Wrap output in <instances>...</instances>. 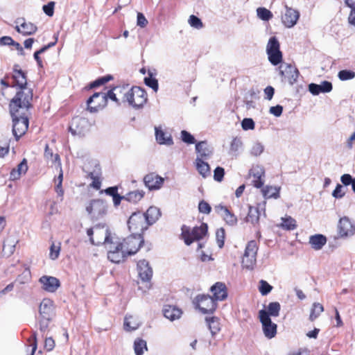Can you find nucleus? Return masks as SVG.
<instances>
[{
    "instance_id": "obj_1",
    "label": "nucleus",
    "mask_w": 355,
    "mask_h": 355,
    "mask_svg": "<svg viewBox=\"0 0 355 355\" xmlns=\"http://www.w3.org/2000/svg\"><path fill=\"white\" fill-rule=\"evenodd\" d=\"M32 94L30 91L17 92L9 104L12 119V133L16 139L24 135L28 128V116L32 107Z\"/></svg>"
},
{
    "instance_id": "obj_2",
    "label": "nucleus",
    "mask_w": 355,
    "mask_h": 355,
    "mask_svg": "<svg viewBox=\"0 0 355 355\" xmlns=\"http://www.w3.org/2000/svg\"><path fill=\"white\" fill-rule=\"evenodd\" d=\"M54 307L53 302L49 299H44L39 306V317L37 322L39 329L42 334V337L49 329V323L53 316Z\"/></svg>"
},
{
    "instance_id": "obj_3",
    "label": "nucleus",
    "mask_w": 355,
    "mask_h": 355,
    "mask_svg": "<svg viewBox=\"0 0 355 355\" xmlns=\"http://www.w3.org/2000/svg\"><path fill=\"white\" fill-rule=\"evenodd\" d=\"M87 236L92 245H105L112 237L108 227L105 224H98L87 231Z\"/></svg>"
},
{
    "instance_id": "obj_4",
    "label": "nucleus",
    "mask_w": 355,
    "mask_h": 355,
    "mask_svg": "<svg viewBox=\"0 0 355 355\" xmlns=\"http://www.w3.org/2000/svg\"><path fill=\"white\" fill-rule=\"evenodd\" d=\"M147 101V94L144 89L139 87H132L124 93V102L134 108L138 109L144 106Z\"/></svg>"
},
{
    "instance_id": "obj_5",
    "label": "nucleus",
    "mask_w": 355,
    "mask_h": 355,
    "mask_svg": "<svg viewBox=\"0 0 355 355\" xmlns=\"http://www.w3.org/2000/svg\"><path fill=\"white\" fill-rule=\"evenodd\" d=\"M207 225L202 223L200 227H195L190 230L189 227L184 225L182 228V236L186 245H191L194 241L201 239L207 232Z\"/></svg>"
},
{
    "instance_id": "obj_6",
    "label": "nucleus",
    "mask_w": 355,
    "mask_h": 355,
    "mask_svg": "<svg viewBox=\"0 0 355 355\" xmlns=\"http://www.w3.org/2000/svg\"><path fill=\"white\" fill-rule=\"evenodd\" d=\"M129 230L134 234H141L148 229V224L143 212H134L128 220Z\"/></svg>"
},
{
    "instance_id": "obj_7",
    "label": "nucleus",
    "mask_w": 355,
    "mask_h": 355,
    "mask_svg": "<svg viewBox=\"0 0 355 355\" xmlns=\"http://www.w3.org/2000/svg\"><path fill=\"white\" fill-rule=\"evenodd\" d=\"M257 243L254 240L249 241L245 247V252L241 261L243 268H245L248 270H252L254 268L257 262Z\"/></svg>"
},
{
    "instance_id": "obj_8",
    "label": "nucleus",
    "mask_w": 355,
    "mask_h": 355,
    "mask_svg": "<svg viewBox=\"0 0 355 355\" xmlns=\"http://www.w3.org/2000/svg\"><path fill=\"white\" fill-rule=\"evenodd\" d=\"M144 243L143 235L132 233L122 242L128 255L136 254Z\"/></svg>"
},
{
    "instance_id": "obj_9",
    "label": "nucleus",
    "mask_w": 355,
    "mask_h": 355,
    "mask_svg": "<svg viewBox=\"0 0 355 355\" xmlns=\"http://www.w3.org/2000/svg\"><path fill=\"white\" fill-rule=\"evenodd\" d=\"M194 304L202 313H211L216 309V302L209 295H198L195 297Z\"/></svg>"
},
{
    "instance_id": "obj_10",
    "label": "nucleus",
    "mask_w": 355,
    "mask_h": 355,
    "mask_svg": "<svg viewBox=\"0 0 355 355\" xmlns=\"http://www.w3.org/2000/svg\"><path fill=\"white\" fill-rule=\"evenodd\" d=\"M259 318L262 324L264 336L268 339L274 338L277 334V325L272 322L264 309L259 311Z\"/></svg>"
},
{
    "instance_id": "obj_11",
    "label": "nucleus",
    "mask_w": 355,
    "mask_h": 355,
    "mask_svg": "<svg viewBox=\"0 0 355 355\" xmlns=\"http://www.w3.org/2000/svg\"><path fill=\"white\" fill-rule=\"evenodd\" d=\"M268 60L273 65H277L282 60V53L279 50V43L275 37L269 39L266 48Z\"/></svg>"
},
{
    "instance_id": "obj_12",
    "label": "nucleus",
    "mask_w": 355,
    "mask_h": 355,
    "mask_svg": "<svg viewBox=\"0 0 355 355\" xmlns=\"http://www.w3.org/2000/svg\"><path fill=\"white\" fill-rule=\"evenodd\" d=\"M86 211L92 220H98L106 214L107 205L103 200L94 199L86 207Z\"/></svg>"
},
{
    "instance_id": "obj_13",
    "label": "nucleus",
    "mask_w": 355,
    "mask_h": 355,
    "mask_svg": "<svg viewBox=\"0 0 355 355\" xmlns=\"http://www.w3.org/2000/svg\"><path fill=\"white\" fill-rule=\"evenodd\" d=\"M90 126L86 118L76 116L73 118L69 130L73 135L84 136L89 132Z\"/></svg>"
},
{
    "instance_id": "obj_14",
    "label": "nucleus",
    "mask_w": 355,
    "mask_h": 355,
    "mask_svg": "<svg viewBox=\"0 0 355 355\" xmlns=\"http://www.w3.org/2000/svg\"><path fill=\"white\" fill-rule=\"evenodd\" d=\"M87 110L96 113L107 105V100L103 92H96L87 101Z\"/></svg>"
},
{
    "instance_id": "obj_15",
    "label": "nucleus",
    "mask_w": 355,
    "mask_h": 355,
    "mask_svg": "<svg viewBox=\"0 0 355 355\" xmlns=\"http://www.w3.org/2000/svg\"><path fill=\"white\" fill-rule=\"evenodd\" d=\"M279 73L282 77L287 80L291 85L295 84L300 75L298 69L290 64H282L279 67Z\"/></svg>"
},
{
    "instance_id": "obj_16",
    "label": "nucleus",
    "mask_w": 355,
    "mask_h": 355,
    "mask_svg": "<svg viewBox=\"0 0 355 355\" xmlns=\"http://www.w3.org/2000/svg\"><path fill=\"white\" fill-rule=\"evenodd\" d=\"M338 233L341 238L352 236L355 233V225L348 217L344 216L340 218L338 224Z\"/></svg>"
},
{
    "instance_id": "obj_17",
    "label": "nucleus",
    "mask_w": 355,
    "mask_h": 355,
    "mask_svg": "<svg viewBox=\"0 0 355 355\" xmlns=\"http://www.w3.org/2000/svg\"><path fill=\"white\" fill-rule=\"evenodd\" d=\"M17 67L18 65H15L13 71L12 78L15 82V85L13 86H18L19 87L20 91H19L18 92H21L24 91H30L31 92L33 98V90L31 89L26 87L27 78L26 76V73L23 71L21 69H17Z\"/></svg>"
},
{
    "instance_id": "obj_18",
    "label": "nucleus",
    "mask_w": 355,
    "mask_h": 355,
    "mask_svg": "<svg viewBox=\"0 0 355 355\" xmlns=\"http://www.w3.org/2000/svg\"><path fill=\"white\" fill-rule=\"evenodd\" d=\"M196 158L207 160L209 159L214 153V148L207 141H199L196 144Z\"/></svg>"
},
{
    "instance_id": "obj_19",
    "label": "nucleus",
    "mask_w": 355,
    "mask_h": 355,
    "mask_svg": "<svg viewBox=\"0 0 355 355\" xmlns=\"http://www.w3.org/2000/svg\"><path fill=\"white\" fill-rule=\"evenodd\" d=\"M164 181L163 178L155 173H148L144 178V182L149 190L159 189L162 187Z\"/></svg>"
},
{
    "instance_id": "obj_20",
    "label": "nucleus",
    "mask_w": 355,
    "mask_h": 355,
    "mask_svg": "<svg viewBox=\"0 0 355 355\" xmlns=\"http://www.w3.org/2000/svg\"><path fill=\"white\" fill-rule=\"evenodd\" d=\"M39 282L42 289L49 293H54L60 286L59 279L51 276L44 275L40 278Z\"/></svg>"
},
{
    "instance_id": "obj_21",
    "label": "nucleus",
    "mask_w": 355,
    "mask_h": 355,
    "mask_svg": "<svg viewBox=\"0 0 355 355\" xmlns=\"http://www.w3.org/2000/svg\"><path fill=\"white\" fill-rule=\"evenodd\" d=\"M300 17V13L297 10L288 8L286 6V12L282 17V23L285 26L291 28L296 24Z\"/></svg>"
},
{
    "instance_id": "obj_22",
    "label": "nucleus",
    "mask_w": 355,
    "mask_h": 355,
    "mask_svg": "<svg viewBox=\"0 0 355 355\" xmlns=\"http://www.w3.org/2000/svg\"><path fill=\"white\" fill-rule=\"evenodd\" d=\"M137 270L139 277L143 282H148L153 275V270L146 260H141L137 263Z\"/></svg>"
},
{
    "instance_id": "obj_23",
    "label": "nucleus",
    "mask_w": 355,
    "mask_h": 355,
    "mask_svg": "<svg viewBox=\"0 0 355 355\" xmlns=\"http://www.w3.org/2000/svg\"><path fill=\"white\" fill-rule=\"evenodd\" d=\"M213 298L215 301H223L227 297V291L225 284L223 282H216L211 287Z\"/></svg>"
},
{
    "instance_id": "obj_24",
    "label": "nucleus",
    "mask_w": 355,
    "mask_h": 355,
    "mask_svg": "<svg viewBox=\"0 0 355 355\" xmlns=\"http://www.w3.org/2000/svg\"><path fill=\"white\" fill-rule=\"evenodd\" d=\"M332 90V84L329 81H323L320 85L311 83L309 85V91L313 95H318L320 93H327Z\"/></svg>"
},
{
    "instance_id": "obj_25",
    "label": "nucleus",
    "mask_w": 355,
    "mask_h": 355,
    "mask_svg": "<svg viewBox=\"0 0 355 355\" xmlns=\"http://www.w3.org/2000/svg\"><path fill=\"white\" fill-rule=\"evenodd\" d=\"M163 314L165 318L173 321L180 318L182 311L175 306L165 305L163 308Z\"/></svg>"
},
{
    "instance_id": "obj_26",
    "label": "nucleus",
    "mask_w": 355,
    "mask_h": 355,
    "mask_svg": "<svg viewBox=\"0 0 355 355\" xmlns=\"http://www.w3.org/2000/svg\"><path fill=\"white\" fill-rule=\"evenodd\" d=\"M250 175L253 176V185L257 188H261L263 184L262 177L264 175V170L263 168L256 166L250 171Z\"/></svg>"
},
{
    "instance_id": "obj_27",
    "label": "nucleus",
    "mask_w": 355,
    "mask_h": 355,
    "mask_svg": "<svg viewBox=\"0 0 355 355\" xmlns=\"http://www.w3.org/2000/svg\"><path fill=\"white\" fill-rule=\"evenodd\" d=\"M145 216L146 220L147 221L148 225H152L154 224L161 216V211L159 208L151 206L150 207L146 213H144Z\"/></svg>"
},
{
    "instance_id": "obj_28",
    "label": "nucleus",
    "mask_w": 355,
    "mask_h": 355,
    "mask_svg": "<svg viewBox=\"0 0 355 355\" xmlns=\"http://www.w3.org/2000/svg\"><path fill=\"white\" fill-rule=\"evenodd\" d=\"M327 238L322 234H315L309 237V243L311 248L315 250H321L323 246L327 243Z\"/></svg>"
},
{
    "instance_id": "obj_29",
    "label": "nucleus",
    "mask_w": 355,
    "mask_h": 355,
    "mask_svg": "<svg viewBox=\"0 0 355 355\" xmlns=\"http://www.w3.org/2000/svg\"><path fill=\"white\" fill-rule=\"evenodd\" d=\"M216 209L218 212H223V218L226 223L229 225L233 226L237 223L236 216L230 212V211L226 207L220 205L216 207Z\"/></svg>"
},
{
    "instance_id": "obj_30",
    "label": "nucleus",
    "mask_w": 355,
    "mask_h": 355,
    "mask_svg": "<svg viewBox=\"0 0 355 355\" xmlns=\"http://www.w3.org/2000/svg\"><path fill=\"white\" fill-rule=\"evenodd\" d=\"M15 29L18 33L24 35H30L35 33L37 28L31 22L24 21L19 26H16Z\"/></svg>"
},
{
    "instance_id": "obj_31",
    "label": "nucleus",
    "mask_w": 355,
    "mask_h": 355,
    "mask_svg": "<svg viewBox=\"0 0 355 355\" xmlns=\"http://www.w3.org/2000/svg\"><path fill=\"white\" fill-rule=\"evenodd\" d=\"M196 167L198 173L203 177L207 178L211 174V168L205 160L196 158L195 160Z\"/></svg>"
},
{
    "instance_id": "obj_32",
    "label": "nucleus",
    "mask_w": 355,
    "mask_h": 355,
    "mask_svg": "<svg viewBox=\"0 0 355 355\" xmlns=\"http://www.w3.org/2000/svg\"><path fill=\"white\" fill-rule=\"evenodd\" d=\"M155 137L159 144L171 146L173 141L170 135H167L162 130L155 128Z\"/></svg>"
},
{
    "instance_id": "obj_33",
    "label": "nucleus",
    "mask_w": 355,
    "mask_h": 355,
    "mask_svg": "<svg viewBox=\"0 0 355 355\" xmlns=\"http://www.w3.org/2000/svg\"><path fill=\"white\" fill-rule=\"evenodd\" d=\"M260 214L259 207L249 206V211L246 217V221L251 223L253 225H257L259 223Z\"/></svg>"
},
{
    "instance_id": "obj_34",
    "label": "nucleus",
    "mask_w": 355,
    "mask_h": 355,
    "mask_svg": "<svg viewBox=\"0 0 355 355\" xmlns=\"http://www.w3.org/2000/svg\"><path fill=\"white\" fill-rule=\"evenodd\" d=\"M125 250L121 252H114V251H108L107 252V258L108 259L115 263H119L125 260V259L128 257Z\"/></svg>"
},
{
    "instance_id": "obj_35",
    "label": "nucleus",
    "mask_w": 355,
    "mask_h": 355,
    "mask_svg": "<svg viewBox=\"0 0 355 355\" xmlns=\"http://www.w3.org/2000/svg\"><path fill=\"white\" fill-rule=\"evenodd\" d=\"M144 194L145 192L142 190L130 191L124 196V200L130 202L137 203L144 198Z\"/></svg>"
},
{
    "instance_id": "obj_36",
    "label": "nucleus",
    "mask_w": 355,
    "mask_h": 355,
    "mask_svg": "<svg viewBox=\"0 0 355 355\" xmlns=\"http://www.w3.org/2000/svg\"><path fill=\"white\" fill-rule=\"evenodd\" d=\"M123 325L125 330L130 331L138 329L140 326V322L137 318L130 315L125 318Z\"/></svg>"
},
{
    "instance_id": "obj_37",
    "label": "nucleus",
    "mask_w": 355,
    "mask_h": 355,
    "mask_svg": "<svg viewBox=\"0 0 355 355\" xmlns=\"http://www.w3.org/2000/svg\"><path fill=\"white\" fill-rule=\"evenodd\" d=\"M108 251H114V252H121L125 251L124 247L123 245L122 242L118 241L117 238L112 237L108 243L105 245Z\"/></svg>"
},
{
    "instance_id": "obj_38",
    "label": "nucleus",
    "mask_w": 355,
    "mask_h": 355,
    "mask_svg": "<svg viewBox=\"0 0 355 355\" xmlns=\"http://www.w3.org/2000/svg\"><path fill=\"white\" fill-rule=\"evenodd\" d=\"M282 223L279 227L286 230H293L297 227L296 220L290 216H286L281 218Z\"/></svg>"
},
{
    "instance_id": "obj_39",
    "label": "nucleus",
    "mask_w": 355,
    "mask_h": 355,
    "mask_svg": "<svg viewBox=\"0 0 355 355\" xmlns=\"http://www.w3.org/2000/svg\"><path fill=\"white\" fill-rule=\"evenodd\" d=\"M280 309V304L277 302H274L269 303L267 310H265V312L268 314L269 318L277 317L279 315Z\"/></svg>"
},
{
    "instance_id": "obj_40",
    "label": "nucleus",
    "mask_w": 355,
    "mask_h": 355,
    "mask_svg": "<svg viewBox=\"0 0 355 355\" xmlns=\"http://www.w3.org/2000/svg\"><path fill=\"white\" fill-rule=\"evenodd\" d=\"M206 322L212 335L217 334L220 331V323L217 318H206Z\"/></svg>"
},
{
    "instance_id": "obj_41",
    "label": "nucleus",
    "mask_w": 355,
    "mask_h": 355,
    "mask_svg": "<svg viewBox=\"0 0 355 355\" xmlns=\"http://www.w3.org/2000/svg\"><path fill=\"white\" fill-rule=\"evenodd\" d=\"M324 311L323 306L318 302H315L313 304L312 309L311 310V313L309 315V320L311 321H314L318 316L320 315L322 312Z\"/></svg>"
},
{
    "instance_id": "obj_42",
    "label": "nucleus",
    "mask_w": 355,
    "mask_h": 355,
    "mask_svg": "<svg viewBox=\"0 0 355 355\" xmlns=\"http://www.w3.org/2000/svg\"><path fill=\"white\" fill-rule=\"evenodd\" d=\"M147 350L146 342L140 338H137L134 343V349L136 355H142L144 349Z\"/></svg>"
},
{
    "instance_id": "obj_43",
    "label": "nucleus",
    "mask_w": 355,
    "mask_h": 355,
    "mask_svg": "<svg viewBox=\"0 0 355 355\" xmlns=\"http://www.w3.org/2000/svg\"><path fill=\"white\" fill-rule=\"evenodd\" d=\"M262 192L266 198L279 197V189L277 187L267 186L263 189Z\"/></svg>"
},
{
    "instance_id": "obj_44",
    "label": "nucleus",
    "mask_w": 355,
    "mask_h": 355,
    "mask_svg": "<svg viewBox=\"0 0 355 355\" xmlns=\"http://www.w3.org/2000/svg\"><path fill=\"white\" fill-rule=\"evenodd\" d=\"M145 84L152 88L155 92H157L159 88L158 81L155 78L153 77V73L148 71V76L144 78Z\"/></svg>"
},
{
    "instance_id": "obj_45",
    "label": "nucleus",
    "mask_w": 355,
    "mask_h": 355,
    "mask_svg": "<svg viewBox=\"0 0 355 355\" xmlns=\"http://www.w3.org/2000/svg\"><path fill=\"white\" fill-rule=\"evenodd\" d=\"M272 288L273 287L266 280L261 279L259 281V291L262 295H267L271 292Z\"/></svg>"
},
{
    "instance_id": "obj_46",
    "label": "nucleus",
    "mask_w": 355,
    "mask_h": 355,
    "mask_svg": "<svg viewBox=\"0 0 355 355\" xmlns=\"http://www.w3.org/2000/svg\"><path fill=\"white\" fill-rule=\"evenodd\" d=\"M113 78V77L111 75H107L103 77H101L98 78L97 80H94V82L91 83L89 85V88L93 89L97 87H99L101 85H104L105 83H107L108 81L111 80Z\"/></svg>"
},
{
    "instance_id": "obj_47",
    "label": "nucleus",
    "mask_w": 355,
    "mask_h": 355,
    "mask_svg": "<svg viewBox=\"0 0 355 355\" xmlns=\"http://www.w3.org/2000/svg\"><path fill=\"white\" fill-rule=\"evenodd\" d=\"M257 16L262 20L268 21L272 18L271 12L265 8H258L257 10Z\"/></svg>"
},
{
    "instance_id": "obj_48",
    "label": "nucleus",
    "mask_w": 355,
    "mask_h": 355,
    "mask_svg": "<svg viewBox=\"0 0 355 355\" xmlns=\"http://www.w3.org/2000/svg\"><path fill=\"white\" fill-rule=\"evenodd\" d=\"M189 25L196 29H200L203 27L201 19L196 15H191L189 19Z\"/></svg>"
},
{
    "instance_id": "obj_49",
    "label": "nucleus",
    "mask_w": 355,
    "mask_h": 355,
    "mask_svg": "<svg viewBox=\"0 0 355 355\" xmlns=\"http://www.w3.org/2000/svg\"><path fill=\"white\" fill-rule=\"evenodd\" d=\"M216 242L220 248H222L224 245L225 233L223 228H219L216 232Z\"/></svg>"
},
{
    "instance_id": "obj_50",
    "label": "nucleus",
    "mask_w": 355,
    "mask_h": 355,
    "mask_svg": "<svg viewBox=\"0 0 355 355\" xmlns=\"http://www.w3.org/2000/svg\"><path fill=\"white\" fill-rule=\"evenodd\" d=\"M264 150V146L260 142H255L251 149L250 154L253 156H259Z\"/></svg>"
},
{
    "instance_id": "obj_51",
    "label": "nucleus",
    "mask_w": 355,
    "mask_h": 355,
    "mask_svg": "<svg viewBox=\"0 0 355 355\" xmlns=\"http://www.w3.org/2000/svg\"><path fill=\"white\" fill-rule=\"evenodd\" d=\"M243 148V142L241 139L235 137L232 139L230 144V151L238 153Z\"/></svg>"
},
{
    "instance_id": "obj_52",
    "label": "nucleus",
    "mask_w": 355,
    "mask_h": 355,
    "mask_svg": "<svg viewBox=\"0 0 355 355\" xmlns=\"http://www.w3.org/2000/svg\"><path fill=\"white\" fill-rule=\"evenodd\" d=\"M338 76L341 80H347L354 78L355 73L350 70H341L338 72Z\"/></svg>"
},
{
    "instance_id": "obj_53",
    "label": "nucleus",
    "mask_w": 355,
    "mask_h": 355,
    "mask_svg": "<svg viewBox=\"0 0 355 355\" xmlns=\"http://www.w3.org/2000/svg\"><path fill=\"white\" fill-rule=\"evenodd\" d=\"M17 243V241L11 240L8 239L3 245V250H8L9 254H12L15 251V245Z\"/></svg>"
},
{
    "instance_id": "obj_54",
    "label": "nucleus",
    "mask_w": 355,
    "mask_h": 355,
    "mask_svg": "<svg viewBox=\"0 0 355 355\" xmlns=\"http://www.w3.org/2000/svg\"><path fill=\"white\" fill-rule=\"evenodd\" d=\"M181 139L184 143L188 144H193L196 143L194 137L186 130L181 131Z\"/></svg>"
},
{
    "instance_id": "obj_55",
    "label": "nucleus",
    "mask_w": 355,
    "mask_h": 355,
    "mask_svg": "<svg viewBox=\"0 0 355 355\" xmlns=\"http://www.w3.org/2000/svg\"><path fill=\"white\" fill-rule=\"evenodd\" d=\"M44 157L46 159H51L53 162H56L59 159V155L58 154L54 155L53 150L49 148L48 144H46L45 146Z\"/></svg>"
},
{
    "instance_id": "obj_56",
    "label": "nucleus",
    "mask_w": 355,
    "mask_h": 355,
    "mask_svg": "<svg viewBox=\"0 0 355 355\" xmlns=\"http://www.w3.org/2000/svg\"><path fill=\"white\" fill-rule=\"evenodd\" d=\"M241 127L244 130H254L255 123L251 118H245L241 121Z\"/></svg>"
},
{
    "instance_id": "obj_57",
    "label": "nucleus",
    "mask_w": 355,
    "mask_h": 355,
    "mask_svg": "<svg viewBox=\"0 0 355 355\" xmlns=\"http://www.w3.org/2000/svg\"><path fill=\"white\" fill-rule=\"evenodd\" d=\"M60 251V245H55L53 243L50 247L49 257L52 260H55L58 258Z\"/></svg>"
},
{
    "instance_id": "obj_58",
    "label": "nucleus",
    "mask_w": 355,
    "mask_h": 355,
    "mask_svg": "<svg viewBox=\"0 0 355 355\" xmlns=\"http://www.w3.org/2000/svg\"><path fill=\"white\" fill-rule=\"evenodd\" d=\"M198 209L200 213L209 214L211 211V207L207 202L201 200L198 205Z\"/></svg>"
},
{
    "instance_id": "obj_59",
    "label": "nucleus",
    "mask_w": 355,
    "mask_h": 355,
    "mask_svg": "<svg viewBox=\"0 0 355 355\" xmlns=\"http://www.w3.org/2000/svg\"><path fill=\"white\" fill-rule=\"evenodd\" d=\"M37 332L34 331L31 336V337H30L28 339V342L30 343L31 346L32 347V349H31V355H34V353L35 352V350L37 349Z\"/></svg>"
},
{
    "instance_id": "obj_60",
    "label": "nucleus",
    "mask_w": 355,
    "mask_h": 355,
    "mask_svg": "<svg viewBox=\"0 0 355 355\" xmlns=\"http://www.w3.org/2000/svg\"><path fill=\"white\" fill-rule=\"evenodd\" d=\"M225 174L224 168L220 166H218L215 168L214 171V178L217 182H221Z\"/></svg>"
},
{
    "instance_id": "obj_61",
    "label": "nucleus",
    "mask_w": 355,
    "mask_h": 355,
    "mask_svg": "<svg viewBox=\"0 0 355 355\" xmlns=\"http://www.w3.org/2000/svg\"><path fill=\"white\" fill-rule=\"evenodd\" d=\"M54 6L55 3L53 1H51L46 5L43 6V11L46 15L52 17L54 13Z\"/></svg>"
},
{
    "instance_id": "obj_62",
    "label": "nucleus",
    "mask_w": 355,
    "mask_h": 355,
    "mask_svg": "<svg viewBox=\"0 0 355 355\" xmlns=\"http://www.w3.org/2000/svg\"><path fill=\"white\" fill-rule=\"evenodd\" d=\"M103 94L105 96V98L107 101V98H110L112 101L116 102L118 105H120V102L116 97L117 93L114 90V88L112 89L108 90L106 93L103 92Z\"/></svg>"
},
{
    "instance_id": "obj_63",
    "label": "nucleus",
    "mask_w": 355,
    "mask_h": 355,
    "mask_svg": "<svg viewBox=\"0 0 355 355\" xmlns=\"http://www.w3.org/2000/svg\"><path fill=\"white\" fill-rule=\"evenodd\" d=\"M17 172H20V174H25L28 170V165L26 159H24L17 166L16 168H13Z\"/></svg>"
},
{
    "instance_id": "obj_64",
    "label": "nucleus",
    "mask_w": 355,
    "mask_h": 355,
    "mask_svg": "<svg viewBox=\"0 0 355 355\" xmlns=\"http://www.w3.org/2000/svg\"><path fill=\"white\" fill-rule=\"evenodd\" d=\"M343 186L338 184L335 189L333 191L332 196L336 198H341L345 196V192L343 191Z\"/></svg>"
}]
</instances>
